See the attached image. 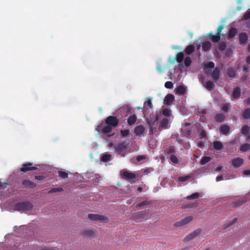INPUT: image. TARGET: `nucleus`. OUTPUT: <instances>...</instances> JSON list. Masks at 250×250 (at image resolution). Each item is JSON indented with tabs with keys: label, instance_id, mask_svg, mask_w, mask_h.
<instances>
[{
	"label": "nucleus",
	"instance_id": "obj_55",
	"mask_svg": "<svg viewBox=\"0 0 250 250\" xmlns=\"http://www.w3.org/2000/svg\"><path fill=\"white\" fill-rule=\"evenodd\" d=\"M250 19V11L247 12L243 17V20H249Z\"/></svg>",
	"mask_w": 250,
	"mask_h": 250
},
{
	"label": "nucleus",
	"instance_id": "obj_64",
	"mask_svg": "<svg viewBox=\"0 0 250 250\" xmlns=\"http://www.w3.org/2000/svg\"><path fill=\"white\" fill-rule=\"evenodd\" d=\"M244 174L245 175H250V170H246L244 171Z\"/></svg>",
	"mask_w": 250,
	"mask_h": 250
},
{
	"label": "nucleus",
	"instance_id": "obj_31",
	"mask_svg": "<svg viewBox=\"0 0 250 250\" xmlns=\"http://www.w3.org/2000/svg\"><path fill=\"white\" fill-rule=\"evenodd\" d=\"M211 47V44L209 41L205 42L202 45L203 50L205 51H209Z\"/></svg>",
	"mask_w": 250,
	"mask_h": 250
},
{
	"label": "nucleus",
	"instance_id": "obj_57",
	"mask_svg": "<svg viewBox=\"0 0 250 250\" xmlns=\"http://www.w3.org/2000/svg\"><path fill=\"white\" fill-rule=\"evenodd\" d=\"M200 136L201 138H206L207 137L206 131L204 130H202L200 132Z\"/></svg>",
	"mask_w": 250,
	"mask_h": 250
},
{
	"label": "nucleus",
	"instance_id": "obj_24",
	"mask_svg": "<svg viewBox=\"0 0 250 250\" xmlns=\"http://www.w3.org/2000/svg\"><path fill=\"white\" fill-rule=\"evenodd\" d=\"M237 34V30L235 28H231L229 32L228 38L231 39L233 38Z\"/></svg>",
	"mask_w": 250,
	"mask_h": 250
},
{
	"label": "nucleus",
	"instance_id": "obj_62",
	"mask_svg": "<svg viewBox=\"0 0 250 250\" xmlns=\"http://www.w3.org/2000/svg\"><path fill=\"white\" fill-rule=\"evenodd\" d=\"M249 69V66L246 65H244L243 67V71L245 72H247L248 71Z\"/></svg>",
	"mask_w": 250,
	"mask_h": 250
},
{
	"label": "nucleus",
	"instance_id": "obj_29",
	"mask_svg": "<svg viewBox=\"0 0 250 250\" xmlns=\"http://www.w3.org/2000/svg\"><path fill=\"white\" fill-rule=\"evenodd\" d=\"M242 117L244 119H250V108H247L243 111Z\"/></svg>",
	"mask_w": 250,
	"mask_h": 250
},
{
	"label": "nucleus",
	"instance_id": "obj_39",
	"mask_svg": "<svg viewBox=\"0 0 250 250\" xmlns=\"http://www.w3.org/2000/svg\"><path fill=\"white\" fill-rule=\"evenodd\" d=\"M200 196V194L198 192H195L191 195L188 196L187 198L188 200H192L198 198Z\"/></svg>",
	"mask_w": 250,
	"mask_h": 250
},
{
	"label": "nucleus",
	"instance_id": "obj_22",
	"mask_svg": "<svg viewBox=\"0 0 250 250\" xmlns=\"http://www.w3.org/2000/svg\"><path fill=\"white\" fill-rule=\"evenodd\" d=\"M225 119V115L224 113H218L214 116V120L216 122L222 123Z\"/></svg>",
	"mask_w": 250,
	"mask_h": 250
},
{
	"label": "nucleus",
	"instance_id": "obj_10",
	"mask_svg": "<svg viewBox=\"0 0 250 250\" xmlns=\"http://www.w3.org/2000/svg\"><path fill=\"white\" fill-rule=\"evenodd\" d=\"M159 120V116L156 115L155 119L154 122H148V124L149 126V132L150 134H154L156 131V124L155 122H157Z\"/></svg>",
	"mask_w": 250,
	"mask_h": 250
},
{
	"label": "nucleus",
	"instance_id": "obj_50",
	"mask_svg": "<svg viewBox=\"0 0 250 250\" xmlns=\"http://www.w3.org/2000/svg\"><path fill=\"white\" fill-rule=\"evenodd\" d=\"M120 133L123 137H126L129 134V130L128 129L121 130Z\"/></svg>",
	"mask_w": 250,
	"mask_h": 250
},
{
	"label": "nucleus",
	"instance_id": "obj_52",
	"mask_svg": "<svg viewBox=\"0 0 250 250\" xmlns=\"http://www.w3.org/2000/svg\"><path fill=\"white\" fill-rule=\"evenodd\" d=\"M165 86L167 88L171 89V88H172L173 87V83L171 82L167 81V82H166L165 83Z\"/></svg>",
	"mask_w": 250,
	"mask_h": 250
},
{
	"label": "nucleus",
	"instance_id": "obj_12",
	"mask_svg": "<svg viewBox=\"0 0 250 250\" xmlns=\"http://www.w3.org/2000/svg\"><path fill=\"white\" fill-rule=\"evenodd\" d=\"M220 68L219 67H216L212 73L211 74V76L215 82L218 81L220 77Z\"/></svg>",
	"mask_w": 250,
	"mask_h": 250
},
{
	"label": "nucleus",
	"instance_id": "obj_63",
	"mask_svg": "<svg viewBox=\"0 0 250 250\" xmlns=\"http://www.w3.org/2000/svg\"><path fill=\"white\" fill-rule=\"evenodd\" d=\"M223 179V177H222V176H221H221H218L216 177V181H217V182H219V181H221V180H222Z\"/></svg>",
	"mask_w": 250,
	"mask_h": 250
},
{
	"label": "nucleus",
	"instance_id": "obj_8",
	"mask_svg": "<svg viewBox=\"0 0 250 250\" xmlns=\"http://www.w3.org/2000/svg\"><path fill=\"white\" fill-rule=\"evenodd\" d=\"M193 217L192 216H188L185 217L184 219L178 221L175 223L176 227H180L185 225H187L190 223L193 220Z\"/></svg>",
	"mask_w": 250,
	"mask_h": 250
},
{
	"label": "nucleus",
	"instance_id": "obj_51",
	"mask_svg": "<svg viewBox=\"0 0 250 250\" xmlns=\"http://www.w3.org/2000/svg\"><path fill=\"white\" fill-rule=\"evenodd\" d=\"M190 178L189 176H182L178 178V181L180 182H183L188 181Z\"/></svg>",
	"mask_w": 250,
	"mask_h": 250
},
{
	"label": "nucleus",
	"instance_id": "obj_7",
	"mask_svg": "<svg viewBox=\"0 0 250 250\" xmlns=\"http://www.w3.org/2000/svg\"><path fill=\"white\" fill-rule=\"evenodd\" d=\"M202 231V229H198L192 231V232L190 233L189 234H188L185 238V241H189L196 236H198Z\"/></svg>",
	"mask_w": 250,
	"mask_h": 250
},
{
	"label": "nucleus",
	"instance_id": "obj_15",
	"mask_svg": "<svg viewBox=\"0 0 250 250\" xmlns=\"http://www.w3.org/2000/svg\"><path fill=\"white\" fill-rule=\"evenodd\" d=\"M147 215V212L146 210L139 211L132 214V218L134 219L143 218Z\"/></svg>",
	"mask_w": 250,
	"mask_h": 250
},
{
	"label": "nucleus",
	"instance_id": "obj_61",
	"mask_svg": "<svg viewBox=\"0 0 250 250\" xmlns=\"http://www.w3.org/2000/svg\"><path fill=\"white\" fill-rule=\"evenodd\" d=\"M145 157L143 155H139L137 157V160L138 161H140L143 159H144Z\"/></svg>",
	"mask_w": 250,
	"mask_h": 250
},
{
	"label": "nucleus",
	"instance_id": "obj_16",
	"mask_svg": "<svg viewBox=\"0 0 250 250\" xmlns=\"http://www.w3.org/2000/svg\"><path fill=\"white\" fill-rule=\"evenodd\" d=\"M247 199L245 198H240L235 201H233L231 203V207L233 208H236L240 207L244 203H246Z\"/></svg>",
	"mask_w": 250,
	"mask_h": 250
},
{
	"label": "nucleus",
	"instance_id": "obj_56",
	"mask_svg": "<svg viewBox=\"0 0 250 250\" xmlns=\"http://www.w3.org/2000/svg\"><path fill=\"white\" fill-rule=\"evenodd\" d=\"M45 178V177L42 175H37L35 176V179L39 180V181H42Z\"/></svg>",
	"mask_w": 250,
	"mask_h": 250
},
{
	"label": "nucleus",
	"instance_id": "obj_27",
	"mask_svg": "<svg viewBox=\"0 0 250 250\" xmlns=\"http://www.w3.org/2000/svg\"><path fill=\"white\" fill-rule=\"evenodd\" d=\"M186 91L185 87L183 85H180L176 89V93L178 95H182L185 94Z\"/></svg>",
	"mask_w": 250,
	"mask_h": 250
},
{
	"label": "nucleus",
	"instance_id": "obj_4",
	"mask_svg": "<svg viewBox=\"0 0 250 250\" xmlns=\"http://www.w3.org/2000/svg\"><path fill=\"white\" fill-rule=\"evenodd\" d=\"M115 151L121 156H125V152L127 148V144L125 142H123L118 144L116 146H114Z\"/></svg>",
	"mask_w": 250,
	"mask_h": 250
},
{
	"label": "nucleus",
	"instance_id": "obj_1",
	"mask_svg": "<svg viewBox=\"0 0 250 250\" xmlns=\"http://www.w3.org/2000/svg\"><path fill=\"white\" fill-rule=\"evenodd\" d=\"M119 122V120L116 117L109 116L105 120V123L106 125H104V123L102 122L97 126L96 130L99 135L107 134L108 137L112 136L114 133L111 134H108L112 132L113 128L117 126Z\"/></svg>",
	"mask_w": 250,
	"mask_h": 250
},
{
	"label": "nucleus",
	"instance_id": "obj_6",
	"mask_svg": "<svg viewBox=\"0 0 250 250\" xmlns=\"http://www.w3.org/2000/svg\"><path fill=\"white\" fill-rule=\"evenodd\" d=\"M19 184L21 185L18 186L19 188H34L37 186L36 184L29 180H22Z\"/></svg>",
	"mask_w": 250,
	"mask_h": 250
},
{
	"label": "nucleus",
	"instance_id": "obj_35",
	"mask_svg": "<svg viewBox=\"0 0 250 250\" xmlns=\"http://www.w3.org/2000/svg\"><path fill=\"white\" fill-rule=\"evenodd\" d=\"M250 149V145L248 143H245L241 146L240 150L242 152H246Z\"/></svg>",
	"mask_w": 250,
	"mask_h": 250
},
{
	"label": "nucleus",
	"instance_id": "obj_40",
	"mask_svg": "<svg viewBox=\"0 0 250 250\" xmlns=\"http://www.w3.org/2000/svg\"><path fill=\"white\" fill-rule=\"evenodd\" d=\"M237 221V218H234L233 219V220L231 221V222L228 223V224H224V229H227L229 227H230L232 225H233L234 224H235Z\"/></svg>",
	"mask_w": 250,
	"mask_h": 250
},
{
	"label": "nucleus",
	"instance_id": "obj_49",
	"mask_svg": "<svg viewBox=\"0 0 250 250\" xmlns=\"http://www.w3.org/2000/svg\"><path fill=\"white\" fill-rule=\"evenodd\" d=\"M184 63L187 67L189 66L191 63V60L189 57H187L185 59Z\"/></svg>",
	"mask_w": 250,
	"mask_h": 250
},
{
	"label": "nucleus",
	"instance_id": "obj_5",
	"mask_svg": "<svg viewBox=\"0 0 250 250\" xmlns=\"http://www.w3.org/2000/svg\"><path fill=\"white\" fill-rule=\"evenodd\" d=\"M121 175L122 178L128 181L134 179L138 176V174L135 173L130 172L127 170L121 171Z\"/></svg>",
	"mask_w": 250,
	"mask_h": 250
},
{
	"label": "nucleus",
	"instance_id": "obj_18",
	"mask_svg": "<svg viewBox=\"0 0 250 250\" xmlns=\"http://www.w3.org/2000/svg\"><path fill=\"white\" fill-rule=\"evenodd\" d=\"M145 131V127L143 125L137 126L134 131V133L136 136H139L143 134Z\"/></svg>",
	"mask_w": 250,
	"mask_h": 250
},
{
	"label": "nucleus",
	"instance_id": "obj_46",
	"mask_svg": "<svg viewBox=\"0 0 250 250\" xmlns=\"http://www.w3.org/2000/svg\"><path fill=\"white\" fill-rule=\"evenodd\" d=\"M151 100L152 98H149L147 101L145 102L144 103L145 107H148V108H151L152 107Z\"/></svg>",
	"mask_w": 250,
	"mask_h": 250
},
{
	"label": "nucleus",
	"instance_id": "obj_44",
	"mask_svg": "<svg viewBox=\"0 0 250 250\" xmlns=\"http://www.w3.org/2000/svg\"><path fill=\"white\" fill-rule=\"evenodd\" d=\"M182 131L183 135L186 137L190 136L191 133V130L190 129H182Z\"/></svg>",
	"mask_w": 250,
	"mask_h": 250
},
{
	"label": "nucleus",
	"instance_id": "obj_28",
	"mask_svg": "<svg viewBox=\"0 0 250 250\" xmlns=\"http://www.w3.org/2000/svg\"><path fill=\"white\" fill-rule=\"evenodd\" d=\"M165 153L167 155L174 154L176 152V149L174 146H170L169 147L166 148L165 150Z\"/></svg>",
	"mask_w": 250,
	"mask_h": 250
},
{
	"label": "nucleus",
	"instance_id": "obj_32",
	"mask_svg": "<svg viewBox=\"0 0 250 250\" xmlns=\"http://www.w3.org/2000/svg\"><path fill=\"white\" fill-rule=\"evenodd\" d=\"M250 128L248 125H244L241 128V133L244 135L247 136L249 134Z\"/></svg>",
	"mask_w": 250,
	"mask_h": 250
},
{
	"label": "nucleus",
	"instance_id": "obj_47",
	"mask_svg": "<svg viewBox=\"0 0 250 250\" xmlns=\"http://www.w3.org/2000/svg\"><path fill=\"white\" fill-rule=\"evenodd\" d=\"M58 174H59V176L61 178H66L68 177V173L65 171H59Z\"/></svg>",
	"mask_w": 250,
	"mask_h": 250
},
{
	"label": "nucleus",
	"instance_id": "obj_23",
	"mask_svg": "<svg viewBox=\"0 0 250 250\" xmlns=\"http://www.w3.org/2000/svg\"><path fill=\"white\" fill-rule=\"evenodd\" d=\"M174 100V97L172 94H167L165 99V103L168 105H170Z\"/></svg>",
	"mask_w": 250,
	"mask_h": 250
},
{
	"label": "nucleus",
	"instance_id": "obj_20",
	"mask_svg": "<svg viewBox=\"0 0 250 250\" xmlns=\"http://www.w3.org/2000/svg\"><path fill=\"white\" fill-rule=\"evenodd\" d=\"M230 130V127L228 125H223L220 128V132L224 135L228 134Z\"/></svg>",
	"mask_w": 250,
	"mask_h": 250
},
{
	"label": "nucleus",
	"instance_id": "obj_41",
	"mask_svg": "<svg viewBox=\"0 0 250 250\" xmlns=\"http://www.w3.org/2000/svg\"><path fill=\"white\" fill-rule=\"evenodd\" d=\"M227 74L229 77H234L236 76V73L235 71L233 68H229L227 72Z\"/></svg>",
	"mask_w": 250,
	"mask_h": 250
},
{
	"label": "nucleus",
	"instance_id": "obj_13",
	"mask_svg": "<svg viewBox=\"0 0 250 250\" xmlns=\"http://www.w3.org/2000/svg\"><path fill=\"white\" fill-rule=\"evenodd\" d=\"M248 40V36L245 32H242L239 34V40L240 44H245Z\"/></svg>",
	"mask_w": 250,
	"mask_h": 250
},
{
	"label": "nucleus",
	"instance_id": "obj_37",
	"mask_svg": "<svg viewBox=\"0 0 250 250\" xmlns=\"http://www.w3.org/2000/svg\"><path fill=\"white\" fill-rule=\"evenodd\" d=\"M150 204V201H149L148 200H145V201H143L137 204L136 206V207L137 208H139L142 206H148Z\"/></svg>",
	"mask_w": 250,
	"mask_h": 250
},
{
	"label": "nucleus",
	"instance_id": "obj_42",
	"mask_svg": "<svg viewBox=\"0 0 250 250\" xmlns=\"http://www.w3.org/2000/svg\"><path fill=\"white\" fill-rule=\"evenodd\" d=\"M63 191V189L62 188H52L48 191L49 193L61 192Z\"/></svg>",
	"mask_w": 250,
	"mask_h": 250
},
{
	"label": "nucleus",
	"instance_id": "obj_26",
	"mask_svg": "<svg viewBox=\"0 0 250 250\" xmlns=\"http://www.w3.org/2000/svg\"><path fill=\"white\" fill-rule=\"evenodd\" d=\"M241 95V89L239 87H236L234 88L233 93L232 97L234 99H238L240 97Z\"/></svg>",
	"mask_w": 250,
	"mask_h": 250
},
{
	"label": "nucleus",
	"instance_id": "obj_54",
	"mask_svg": "<svg viewBox=\"0 0 250 250\" xmlns=\"http://www.w3.org/2000/svg\"><path fill=\"white\" fill-rule=\"evenodd\" d=\"M229 104H224L222 105L221 108L223 111H227L229 109Z\"/></svg>",
	"mask_w": 250,
	"mask_h": 250
},
{
	"label": "nucleus",
	"instance_id": "obj_9",
	"mask_svg": "<svg viewBox=\"0 0 250 250\" xmlns=\"http://www.w3.org/2000/svg\"><path fill=\"white\" fill-rule=\"evenodd\" d=\"M32 163H27L23 164L22 167L21 168V171L23 172H26L28 171L37 169V167H32Z\"/></svg>",
	"mask_w": 250,
	"mask_h": 250
},
{
	"label": "nucleus",
	"instance_id": "obj_58",
	"mask_svg": "<svg viewBox=\"0 0 250 250\" xmlns=\"http://www.w3.org/2000/svg\"><path fill=\"white\" fill-rule=\"evenodd\" d=\"M223 28H224L223 25H220L217 28V34L221 36V32L222 29H223Z\"/></svg>",
	"mask_w": 250,
	"mask_h": 250
},
{
	"label": "nucleus",
	"instance_id": "obj_3",
	"mask_svg": "<svg viewBox=\"0 0 250 250\" xmlns=\"http://www.w3.org/2000/svg\"><path fill=\"white\" fill-rule=\"evenodd\" d=\"M86 218L91 221H99L104 223H106L109 221L108 217L97 214H88Z\"/></svg>",
	"mask_w": 250,
	"mask_h": 250
},
{
	"label": "nucleus",
	"instance_id": "obj_33",
	"mask_svg": "<svg viewBox=\"0 0 250 250\" xmlns=\"http://www.w3.org/2000/svg\"><path fill=\"white\" fill-rule=\"evenodd\" d=\"M204 86L208 90H212L214 88L215 84L212 82L209 81L206 83Z\"/></svg>",
	"mask_w": 250,
	"mask_h": 250
},
{
	"label": "nucleus",
	"instance_id": "obj_11",
	"mask_svg": "<svg viewBox=\"0 0 250 250\" xmlns=\"http://www.w3.org/2000/svg\"><path fill=\"white\" fill-rule=\"evenodd\" d=\"M243 163L244 160L242 158H237L232 160L231 165L235 168H238L243 165Z\"/></svg>",
	"mask_w": 250,
	"mask_h": 250
},
{
	"label": "nucleus",
	"instance_id": "obj_38",
	"mask_svg": "<svg viewBox=\"0 0 250 250\" xmlns=\"http://www.w3.org/2000/svg\"><path fill=\"white\" fill-rule=\"evenodd\" d=\"M211 160V158L208 156L203 157L200 161V164L202 165H204L209 162Z\"/></svg>",
	"mask_w": 250,
	"mask_h": 250
},
{
	"label": "nucleus",
	"instance_id": "obj_30",
	"mask_svg": "<svg viewBox=\"0 0 250 250\" xmlns=\"http://www.w3.org/2000/svg\"><path fill=\"white\" fill-rule=\"evenodd\" d=\"M195 50V47L193 45H188L185 50V52L187 55H190Z\"/></svg>",
	"mask_w": 250,
	"mask_h": 250
},
{
	"label": "nucleus",
	"instance_id": "obj_43",
	"mask_svg": "<svg viewBox=\"0 0 250 250\" xmlns=\"http://www.w3.org/2000/svg\"><path fill=\"white\" fill-rule=\"evenodd\" d=\"M169 159L171 162H172L174 164H177L178 163L179 160L177 158V157L175 154H171L170 156Z\"/></svg>",
	"mask_w": 250,
	"mask_h": 250
},
{
	"label": "nucleus",
	"instance_id": "obj_21",
	"mask_svg": "<svg viewBox=\"0 0 250 250\" xmlns=\"http://www.w3.org/2000/svg\"><path fill=\"white\" fill-rule=\"evenodd\" d=\"M213 149L216 151L221 150L223 148V144L220 141H214L213 143Z\"/></svg>",
	"mask_w": 250,
	"mask_h": 250
},
{
	"label": "nucleus",
	"instance_id": "obj_25",
	"mask_svg": "<svg viewBox=\"0 0 250 250\" xmlns=\"http://www.w3.org/2000/svg\"><path fill=\"white\" fill-rule=\"evenodd\" d=\"M137 117L135 115H132L130 116L127 119V124L129 125H134L137 121Z\"/></svg>",
	"mask_w": 250,
	"mask_h": 250
},
{
	"label": "nucleus",
	"instance_id": "obj_34",
	"mask_svg": "<svg viewBox=\"0 0 250 250\" xmlns=\"http://www.w3.org/2000/svg\"><path fill=\"white\" fill-rule=\"evenodd\" d=\"M184 58V54L183 52L177 53L176 56V60L177 62H182Z\"/></svg>",
	"mask_w": 250,
	"mask_h": 250
},
{
	"label": "nucleus",
	"instance_id": "obj_53",
	"mask_svg": "<svg viewBox=\"0 0 250 250\" xmlns=\"http://www.w3.org/2000/svg\"><path fill=\"white\" fill-rule=\"evenodd\" d=\"M226 48V44L225 42H221L220 43L218 48L220 51L224 50Z\"/></svg>",
	"mask_w": 250,
	"mask_h": 250
},
{
	"label": "nucleus",
	"instance_id": "obj_36",
	"mask_svg": "<svg viewBox=\"0 0 250 250\" xmlns=\"http://www.w3.org/2000/svg\"><path fill=\"white\" fill-rule=\"evenodd\" d=\"M111 155L109 154H105L102 156L101 160L104 162H107L111 160Z\"/></svg>",
	"mask_w": 250,
	"mask_h": 250
},
{
	"label": "nucleus",
	"instance_id": "obj_14",
	"mask_svg": "<svg viewBox=\"0 0 250 250\" xmlns=\"http://www.w3.org/2000/svg\"><path fill=\"white\" fill-rule=\"evenodd\" d=\"M82 234L85 237L92 238L95 236V232L93 229H86L83 231Z\"/></svg>",
	"mask_w": 250,
	"mask_h": 250
},
{
	"label": "nucleus",
	"instance_id": "obj_59",
	"mask_svg": "<svg viewBox=\"0 0 250 250\" xmlns=\"http://www.w3.org/2000/svg\"><path fill=\"white\" fill-rule=\"evenodd\" d=\"M197 145L199 147L203 148L205 146V144L203 141H200L198 142Z\"/></svg>",
	"mask_w": 250,
	"mask_h": 250
},
{
	"label": "nucleus",
	"instance_id": "obj_60",
	"mask_svg": "<svg viewBox=\"0 0 250 250\" xmlns=\"http://www.w3.org/2000/svg\"><path fill=\"white\" fill-rule=\"evenodd\" d=\"M184 147L186 149H188L190 147V144L188 142H186L183 144Z\"/></svg>",
	"mask_w": 250,
	"mask_h": 250
},
{
	"label": "nucleus",
	"instance_id": "obj_19",
	"mask_svg": "<svg viewBox=\"0 0 250 250\" xmlns=\"http://www.w3.org/2000/svg\"><path fill=\"white\" fill-rule=\"evenodd\" d=\"M208 36L210 38L211 41L213 42H218L221 39V36L216 34V35H214L212 32H210L208 34Z\"/></svg>",
	"mask_w": 250,
	"mask_h": 250
},
{
	"label": "nucleus",
	"instance_id": "obj_45",
	"mask_svg": "<svg viewBox=\"0 0 250 250\" xmlns=\"http://www.w3.org/2000/svg\"><path fill=\"white\" fill-rule=\"evenodd\" d=\"M162 114L165 116L169 117L171 115V110L168 108H165L162 111Z\"/></svg>",
	"mask_w": 250,
	"mask_h": 250
},
{
	"label": "nucleus",
	"instance_id": "obj_17",
	"mask_svg": "<svg viewBox=\"0 0 250 250\" xmlns=\"http://www.w3.org/2000/svg\"><path fill=\"white\" fill-rule=\"evenodd\" d=\"M168 127V120L167 118H164L160 122L159 130H161L162 128L166 129Z\"/></svg>",
	"mask_w": 250,
	"mask_h": 250
},
{
	"label": "nucleus",
	"instance_id": "obj_2",
	"mask_svg": "<svg viewBox=\"0 0 250 250\" xmlns=\"http://www.w3.org/2000/svg\"><path fill=\"white\" fill-rule=\"evenodd\" d=\"M33 208V205L29 202H22L17 203L15 208L18 211H29Z\"/></svg>",
	"mask_w": 250,
	"mask_h": 250
},
{
	"label": "nucleus",
	"instance_id": "obj_48",
	"mask_svg": "<svg viewBox=\"0 0 250 250\" xmlns=\"http://www.w3.org/2000/svg\"><path fill=\"white\" fill-rule=\"evenodd\" d=\"M215 64L214 63L212 62H209L205 64L204 65V69H206L207 68H213L214 67Z\"/></svg>",
	"mask_w": 250,
	"mask_h": 250
}]
</instances>
